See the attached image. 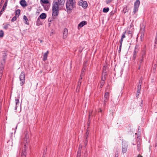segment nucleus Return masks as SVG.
Listing matches in <instances>:
<instances>
[{
	"instance_id": "obj_39",
	"label": "nucleus",
	"mask_w": 157,
	"mask_h": 157,
	"mask_svg": "<svg viewBox=\"0 0 157 157\" xmlns=\"http://www.w3.org/2000/svg\"><path fill=\"white\" fill-rule=\"evenodd\" d=\"M137 150L139 151L140 150V145L139 144H137Z\"/></svg>"
},
{
	"instance_id": "obj_20",
	"label": "nucleus",
	"mask_w": 157,
	"mask_h": 157,
	"mask_svg": "<svg viewBox=\"0 0 157 157\" xmlns=\"http://www.w3.org/2000/svg\"><path fill=\"white\" fill-rule=\"evenodd\" d=\"M87 23V22L86 21H82L78 24V27L81 28L85 25H86Z\"/></svg>"
},
{
	"instance_id": "obj_2",
	"label": "nucleus",
	"mask_w": 157,
	"mask_h": 157,
	"mask_svg": "<svg viewBox=\"0 0 157 157\" xmlns=\"http://www.w3.org/2000/svg\"><path fill=\"white\" fill-rule=\"evenodd\" d=\"M59 6H58L56 2H53L52 4V14L53 16H56L58 15Z\"/></svg>"
},
{
	"instance_id": "obj_41",
	"label": "nucleus",
	"mask_w": 157,
	"mask_h": 157,
	"mask_svg": "<svg viewBox=\"0 0 157 157\" xmlns=\"http://www.w3.org/2000/svg\"><path fill=\"white\" fill-rule=\"evenodd\" d=\"M118 151H117L115 153V157H118Z\"/></svg>"
},
{
	"instance_id": "obj_28",
	"label": "nucleus",
	"mask_w": 157,
	"mask_h": 157,
	"mask_svg": "<svg viewBox=\"0 0 157 157\" xmlns=\"http://www.w3.org/2000/svg\"><path fill=\"white\" fill-rule=\"evenodd\" d=\"M40 19L38 17L37 19L36 23L38 25H41L42 24V22L40 21Z\"/></svg>"
},
{
	"instance_id": "obj_50",
	"label": "nucleus",
	"mask_w": 157,
	"mask_h": 157,
	"mask_svg": "<svg viewBox=\"0 0 157 157\" xmlns=\"http://www.w3.org/2000/svg\"><path fill=\"white\" fill-rule=\"evenodd\" d=\"M90 121H88V125L89 126V123H90Z\"/></svg>"
},
{
	"instance_id": "obj_43",
	"label": "nucleus",
	"mask_w": 157,
	"mask_h": 157,
	"mask_svg": "<svg viewBox=\"0 0 157 157\" xmlns=\"http://www.w3.org/2000/svg\"><path fill=\"white\" fill-rule=\"evenodd\" d=\"M4 0H1L0 5L1 6L2 4L4 2Z\"/></svg>"
},
{
	"instance_id": "obj_54",
	"label": "nucleus",
	"mask_w": 157,
	"mask_h": 157,
	"mask_svg": "<svg viewBox=\"0 0 157 157\" xmlns=\"http://www.w3.org/2000/svg\"><path fill=\"white\" fill-rule=\"evenodd\" d=\"M3 56H6V54H5V55H3Z\"/></svg>"
},
{
	"instance_id": "obj_3",
	"label": "nucleus",
	"mask_w": 157,
	"mask_h": 157,
	"mask_svg": "<svg viewBox=\"0 0 157 157\" xmlns=\"http://www.w3.org/2000/svg\"><path fill=\"white\" fill-rule=\"evenodd\" d=\"M19 78L20 81V84L21 86H22L25 83V75L24 71L21 72L19 76Z\"/></svg>"
},
{
	"instance_id": "obj_27",
	"label": "nucleus",
	"mask_w": 157,
	"mask_h": 157,
	"mask_svg": "<svg viewBox=\"0 0 157 157\" xmlns=\"http://www.w3.org/2000/svg\"><path fill=\"white\" fill-rule=\"evenodd\" d=\"M20 13V10L19 9H18L17 10L15 11V16H17L18 17Z\"/></svg>"
},
{
	"instance_id": "obj_5",
	"label": "nucleus",
	"mask_w": 157,
	"mask_h": 157,
	"mask_svg": "<svg viewBox=\"0 0 157 157\" xmlns=\"http://www.w3.org/2000/svg\"><path fill=\"white\" fill-rule=\"evenodd\" d=\"M25 137L24 138V145L25 144H27V145L28 147V143L29 142V136L28 135V132L27 131H25L24 132Z\"/></svg>"
},
{
	"instance_id": "obj_15",
	"label": "nucleus",
	"mask_w": 157,
	"mask_h": 157,
	"mask_svg": "<svg viewBox=\"0 0 157 157\" xmlns=\"http://www.w3.org/2000/svg\"><path fill=\"white\" fill-rule=\"evenodd\" d=\"M138 51V48L136 46L133 52V58L134 60H135L136 58Z\"/></svg>"
},
{
	"instance_id": "obj_52",
	"label": "nucleus",
	"mask_w": 157,
	"mask_h": 157,
	"mask_svg": "<svg viewBox=\"0 0 157 157\" xmlns=\"http://www.w3.org/2000/svg\"><path fill=\"white\" fill-rule=\"evenodd\" d=\"M40 42L41 43V42H42V40H40Z\"/></svg>"
},
{
	"instance_id": "obj_21",
	"label": "nucleus",
	"mask_w": 157,
	"mask_h": 157,
	"mask_svg": "<svg viewBox=\"0 0 157 157\" xmlns=\"http://www.w3.org/2000/svg\"><path fill=\"white\" fill-rule=\"evenodd\" d=\"M49 53V51H47V52L44 54L43 55V60L44 61H45L47 58L48 55Z\"/></svg>"
},
{
	"instance_id": "obj_47",
	"label": "nucleus",
	"mask_w": 157,
	"mask_h": 157,
	"mask_svg": "<svg viewBox=\"0 0 157 157\" xmlns=\"http://www.w3.org/2000/svg\"><path fill=\"white\" fill-rule=\"evenodd\" d=\"M2 75H3V74H0V77H2Z\"/></svg>"
},
{
	"instance_id": "obj_49",
	"label": "nucleus",
	"mask_w": 157,
	"mask_h": 157,
	"mask_svg": "<svg viewBox=\"0 0 157 157\" xmlns=\"http://www.w3.org/2000/svg\"><path fill=\"white\" fill-rule=\"evenodd\" d=\"M99 112H102V110L101 109H100Z\"/></svg>"
},
{
	"instance_id": "obj_44",
	"label": "nucleus",
	"mask_w": 157,
	"mask_h": 157,
	"mask_svg": "<svg viewBox=\"0 0 157 157\" xmlns=\"http://www.w3.org/2000/svg\"><path fill=\"white\" fill-rule=\"evenodd\" d=\"M3 69L4 67L3 66L0 67V70H2V71H3Z\"/></svg>"
},
{
	"instance_id": "obj_55",
	"label": "nucleus",
	"mask_w": 157,
	"mask_h": 157,
	"mask_svg": "<svg viewBox=\"0 0 157 157\" xmlns=\"http://www.w3.org/2000/svg\"><path fill=\"white\" fill-rule=\"evenodd\" d=\"M42 157H44V156H42Z\"/></svg>"
},
{
	"instance_id": "obj_19",
	"label": "nucleus",
	"mask_w": 157,
	"mask_h": 157,
	"mask_svg": "<svg viewBox=\"0 0 157 157\" xmlns=\"http://www.w3.org/2000/svg\"><path fill=\"white\" fill-rule=\"evenodd\" d=\"M20 4L23 7H25L27 6L26 2L25 0H21L20 2Z\"/></svg>"
},
{
	"instance_id": "obj_4",
	"label": "nucleus",
	"mask_w": 157,
	"mask_h": 157,
	"mask_svg": "<svg viewBox=\"0 0 157 157\" xmlns=\"http://www.w3.org/2000/svg\"><path fill=\"white\" fill-rule=\"evenodd\" d=\"M109 93L108 92H106L105 93L104 98H103L102 101L103 103V106L105 107L106 103L109 100Z\"/></svg>"
},
{
	"instance_id": "obj_36",
	"label": "nucleus",
	"mask_w": 157,
	"mask_h": 157,
	"mask_svg": "<svg viewBox=\"0 0 157 157\" xmlns=\"http://www.w3.org/2000/svg\"><path fill=\"white\" fill-rule=\"evenodd\" d=\"M93 112V110L91 112H90L89 114V119H88V121H89V119L90 118V117L92 115V112Z\"/></svg>"
},
{
	"instance_id": "obj_26",
	"label": "nucleus",
	"mask_w": 157,
	"mask_h": 157,
	"mask_svg": "<svg viewBox=\"0 0 157 157\" xmlns=\"http://www.w3.org/2000/svg\"><path fill=\"white\" fill-rule=\"evenodd\" d=\"M81 148L79 147L77 155L76 157H80Z\"/></svg>"
},
{
	"instance_id": "obj_23",
	"label": "nucleus",
	"mask_w": 157,
	"mask_h": 157,
	"mask_svg": "<svg viewBox=\"0 0 157 157\" xmlns=\"http://www.w3.org/2000/svg\"><path fill=\"white\" fill-rule=\"evenodd\" d=\"M81 82L82 81L79 80L78 81V85L77 86V88L76 89V91L77 92H78L79 91V90L81 84Z\"/></svg>"
},
{
	"instance_id": "obj_34",
	"label": "nucleus",
	"mask_w": 157,
	"mask_h": 157,
	"mask_svg": "<svg viewBox=\"0 0 157 157\" xmlns=\"http://www.w3.org/2000/svg\"><path fill=\"white\" fill-rule=\"evenodd\" d=\"M17 17L16 16H14L12 18V19H11V21L13 22L17 20Z\"/></svg>"
},
{
	"instance_id": "obj_30",
	"label": "nucleus",
	"mask_w": 157,
	"mask_h": 157,
	"mask_svg": "<svg viewBox=\"0 0 157 157\" xmlns=\"http://www.w3.org/2000/svg\"><path fill=\"white\" fill-rule=\"evenodd\" d=\"M4 35V33L2 30H0V38L2 37Z\"/></svg>"
},
{
	"instance_id": "obj_45",
	"label": "nucleus",
	"mask_w": 157,
	"mask_h": 157,
	"mask_svg": "<svg viewBox=\"0 0 157 157\" xmlns=\"http://www.w3.org/2000/svg\"><path fill=\"white\" fill-rule=\"evenodd\" d=\"M17 105H16L15 107V110H17Z\"/></svg>"
},
{
	"instance_id": "obj_12",
	"label": "nucleus",
	"mask_w": 157,
	"mask_h": 157,
	"mask_svg": "<svg viewBox=\"0 0 157 157\" xmlns=\"http://www.w3.org/2000/svg\"><path fill=\"white\" fill-rule=\"evenodd\" d=\"M106 79V76H101V81L100 84V87L102 88L104 85L105 83V80Z\"/></svg>"
},
{
	"instance_id": "obj_7",
	"label": "nucleus",
	"mask_w": 157,
	"mask_h": 157,
	"mask_svg": "<svg viewBox=\"0 0 157 157\" xmlns=\"http://www.w3.org/2000/svg\"><path fill=\"white\" fill-rule=\"evenodd\" d=\"M28 148V146L25 144L22 148V152L21 155V157H26L27 152L26 149Z\"/></svg>"
},
{
	"instance_id": "obj_8",
	"label": "nucleus",
	"mask_w": 157,
	"mask_h": 157,
	"mask_svg": "<svg viewBox=\"0 0 157 157\" xmlns=\"http://www.w3.org/2000/svg\"><path fill=\"white\" fill-rule=\"evenodd\" d=\"M78 5L79 6H81L82 7L86 9L88 6L87 3L86 1H83V0H81L78 2Z\"/></svg>"
},
{
	"instance_id": "obj_1",
	"label": "nucleus",
	"mask_w": 157,
	"mask_h": 157,
	"mask_svg": "<svg viewBox=\"0 0 157 157\" xmlns=\"http://www.w3.org/2000/svg\"><path fill=\"white\" fill-rule=\"evenodd\" d=\"M75 0H67L66 3L67 11L68 13H70L73 9L75 7Z\"/></svg>"
},
{
	"instance_id": "obj_33",
	"label": "nucleus",
	"mask_w": 157,
	"mask_h": 157,
	"mask_svg": "<svg viewBox=\"0 0 157 157\" xmlns=\"http://www.w3.org/2000/svg\"><path fill=\"white\" fill-rule=\"evenodd\" d=\"M16 105H17L19 103V99L18 98H16L15 100Z\"/></svg>"
},
{
	"instance_id": "obj_11",
	"label": "nucleus",
	"mask_w": 157,
	"mask_h": 157,
	"mask_svg": "<svg viewBox=\"0 0 157 157\" xmlns=\"http://www.w3.org/2000/svg\"><path fill=\"white\" fill-rule=\"evenodd\" d=\"M89 135V132H88V130H87L86 131L85 135L84 136V138L85 139V141L84 142V145L85 146H86L87 144L88 143V139L87 138L88 137Z\"/></svg>"
},
{
	"instance_id": "obj_46",
	"label": "nucleus",
	"mask_w": 157,
	"mask_h": 157,
	"mask_svg": "<svg viewBox=\"0 0 157 157\" xmlns=\"http://www.w3.org/2000/svg\"><path fill=\"white\" fill-rule=\"evenodd\" d=\"M3 73V71H2V70H0V74H2Z\"/></svg>"
},
{
	"instance_id": "obj_25",
	"label": "nucleus",
	"mask_w": 157,
	"mask_h": 157,
	"mask_svg": "<svg viewBox=\"0 0 157 157\" xmlns=\"http://www.w3.org/2000/svg\"><path fill=\"white\" fill-rule=\"evenodd\" d=\"M85 70V69L84 67L83 68L82 70L81 73L80 75V79L81 80L82 79V77L84 74V71Z\"/></svg>"
},
{
	"instance_id": "obj_13",
	"label": "nucleus",
	"mask_w": 157,
	"mask_h": 157,
	"mask_svg": "<svg viewBox=\"0 0 157 157\" xmlns=\"http://www.w3.org/2000/svg\"><path fill=\"white\" fill-rule=\"evenodd\" d=\"M7 2H8V0H6L5 3H4L3 7L1 10V11H0V16L2 15L3 13V12L4 11L5 9L6 8V7L7 6Z\"/></svg>"
},
{
	"instance_id": "obj_35",
	"label": "nucleus",
	"mask_w": 157,
	"mask_h": 157,
	"mask_svg": "<svg viewBox=\"0 0 157 157\" xmlns=\"http://www.w3.org/2000/svg\"><path fill=\"white\" fill-rule=\"evenodd\" d=\"M144 59V58H141V59L139 60V63L140 64H141V63L143 62Z\"/></svg>"
},
{
	"instance_id": "obj_14",
	"label": "nucleus",
	"mask_w": 157,
	"mask_h": 157,
	"mask_svg": "<svg viewBox=\"0 0 157 157\" xmlns=\"http://www.w3.org/2000/svg\"><path fill=\"white\" fill-rule=\"evenodd\" d=\"M146 48L145 46L141 52V58H144L146 57Z\"/></svg>"
},
{
	"instance_id": "obj_53",
	"label": "nucleus",
	"mask_w": 157,
	"mask_h": 157,
	"mask_svg": "<svg viewBox=\"0 0 157 157\" xmlns=\"http://www.w3.org/2000/svg\"><path fill=\"white\" fill-rule=\"evenodd\" d=\"M112 114H113V110H112Z\"/></svg>"
},
{
	"instance_id": "obj_42",
	"label": "nucleus",
	"mask_w": 157,
	"mask_h": 157,
	"mask_svg": "<svg viewBox=\"0 0 157 157\" xmlns=\"http://www.w3.org/2000/svg\"><path fill=\"white\" fill-rule=\"evenodd\" d=\"M127 33L128 34H131V37L132 36V32L130 30H129L128 31Z\"/></svg>"
},
{
	"instance_id": "obj_6",
	"label": "nucleus",
	"mask_w": 157,
	"mask_h": 157,
	"mask_svg": "<svg viewBox=\"0 0 157 157\" xmlns=\"http://www.w3.org/2000/svg\"><path fill=\"white\" fill-rule=\"evenodd\" d=\"M140 4V0H136L134 4V8L133 13L134 14L138 11V8Z\"/></svg>"
},
{
	"instance_id": "obj_9",
	"label": "nucleus",
	"mask_w": 157,
	"mask_h": 157,
	"mask_svg": "<svg viewBox=\"0 0 157 157\" xmlns=\"http://www.w3.org/2000/svg\"><path fill=\"white\" fill-rule=\"evenodd\" d=\"M53 2H56L58 6L62 7L64 5L65 0H58L57 1H54Z\"/></svg>"
},
{
	"instance_id": "obj_18",
	"label": "nucleus",
	"mask_w": 157,
	"mask_h": 157,
	"mask_svg": "<svg viewBox=\"0 0 157 157\" xmlns=\"http://www.w3.org/2000/svg\"><path fill=\"white\" fill-rule=\"evenodd\" d=\"M106 67L104 66L103 68V71L101 76H106L107 75Z\"/></svg>"
},
{
	"instance_id": "obj_38",
	"label": "nucleus",
	"mask_w": 157,
	"mask_h": 157,
	"mask_svg": "<svg viewBox=\"0 0 157 157\" xmlns=\"http://www.w3.org/2000/svg\"><path fill=\"white\" fill-rule=\"evenodd\" d=\"M23 19L26 22H27L28 21V19L27 17L25 15H24L23 16Z\"/></svg>"
},
{
	"instance_id": "obj_31",
	"label": "nucleus",
	"mask_w": 157,
	"mask_h": 157,
	"mask_svg": "<svg viewBox=\"0 0 157 157\" xmlns=\"http://www.w3.org/2000/svg\"><path fill=\"white\" fill-rule=\"evenodd\" d=\"M41 1L44 4H48L49 3L48 0H41Z\"/></svg>"
},
{
	"instance_id": "obj_51",
	"label": "nucleus",
	"mask_w": 157,
	"mask_h": 157,
	"mask_svg": "<svg viewBox=\"0 0 157 157\" xmlns=\"http://www.w3.org/2000/svg\"><path fill=\"white\" fill-rule=\"evenodd\" d=\"M5 59H6V58H3V60L5 61Z\"/></svg>"
},
{
	"instance_id": "obj_16",
	"label": "nucleus",
	"mask_w": 157,
	"mask_h": 157,
	"mask_svg": "<svg viewBox=\"0 0 157 157\" xmlns=\"http://www.w3.org/2000/svg\"><path fill=\"white\" fill-rule=\"evenodd\" d=\"M68 35V30L67 29L65 28L63 30V39H66L67 37V36Z\"/></svg>"
},
{
	"instance_id": "obj_40",
	"label": "nucleus",
	"mask_w": 157,
	"mask_h": 157,
	"mask_svg": "<svg viewBox=\"0 0 157 157\" xmlns=\"http://www.w3.org/2000/svg\"><path fill=\"white\" fill-rule=\"evenodd\" d=\"M122 43L120 44V46H119V50H118V52H121V46H122Z\"/></svg>"
},
{
	"instance_id": "obj_24",
	"label": "nucleus",
	"mask_w": 157,
	"mask_h": 157,
	"mask_svg": "<svg viewBox=\"0 0 157 157\" xmlns=\"http://www.w3.org/2000/svg\"><path fill=\"white\" fill-rule=\"evenodd\" d=\"M46 17L47 15L46 14L44 13H43L40 15L39 17L40 19H45L46 18Z\"/></svg>"
},
{
	"instance_id": "obj_29",
	"label": "nucleus",
	"mask_w": 157,
	"mask_h": 157,
	"mask_svg": "<svg viewBox=\"0 0 157 157\" xmlns=\"http://www.w3.org/2000/svg\"><path fill=\"white\" fill-rule=\"evenodd\" d=\"M109 10V8L108 7L105 8H103V11L104 13H107Z\"/></svg>"
},
{
	"instance_id": "obj_48",
	"label": "nucleus",
	"mask_w": 157,
	"mask_h": 157,
	"mask_svg": "<svg viewBox=\"0 0 157 157\" xmlns=\"http://www.w3.org/2000/svg\"><path fill=\"white\" fill-rule=\"evenodd\" d=\"M138 157H142V156H141L140 155H138Z\"/></svg>"
},
{
	"instance_id": "obj_22",
	"label": "nucleus",
	"mask_w": 157,
	"mask_h": 157,
	"mask_svg": "<svg viewBox=\"0 0 157 157\" xmlns=\"http://www.w3.org/2000/svg\"><path fill=\"white\" fill-rule=\"evenodd\" d=\"M126 31L123 33V34L122 35L121 37V39L120 41V44L122 43V42L123 40V39L125 37V34L126 33Z\"/></svg>"
},
{
	"instance_id": "obj_10",
	"label": "nucleus",
	"mask_w": 157,
	"mask_h": 157,
	"mask_svg": "<svg viewBox=\"0 0 157 157\" xmlns=\"http://www.w3.org/2000/svg\"><path fill=\"white\" fill-rule=\"evenodd\" d=\"M128 145L125 143H122V152L123 153H125L127 150Z\"/></svg>"
},
{
	"instance_id": "obj_32",
	"label": "nucleus",
	"mask_w": 157,
	"mask_h": 157,
	"mask_svg": "<svg viewBox=\"0 0 157 157\" xmlns=\"http://www.w3.org/2000/svg\"><path fill=\"white\" fill-rule=\"evenodd\" d=\"M10 24H6L4 26L3 28L5 29L6 30L8 29V26H10Z\"/></svg>"
},
{
	"instance_id": "obj_37",
	"label": "nucleus",
	"mask_w": 157,
	"mask_h": 157,
	"mask_svg": "<svg viewBox=\"0 0 157 157\" xmlns=\"http://www.w3.org/2000/svg\"><path fill=\"white\" fill-rule=\"evenodd\" d=\"M44 8L45 10H48L49 9V6H44Z\"/></svg>"
},
{
	"instance_id": "obj_17",
	"label": "nucleus",
	"mask_w": 157,
	"mask_h": 157,
	"mask_svg": "<svg viewBox=\"0 0 157 157\" xmlns=\"http://www.w3.org/2000/svg\"><path fill=\"white\" fill-rule=\"evenodd\" d=\"M141 88V83H139V85L137 86V93L136 94V97L137 98L138 97V96L139 95V94L140 93V91Z\"/></svg>"
}]
</instances>
